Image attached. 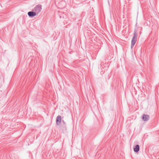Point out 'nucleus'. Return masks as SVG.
I'll list each match as a JSON object with an SVG mask.
<instances>
[{
	"instance_id": "obj_6",
	"label": "nucleus",
	"mask_w": 159,
	"mask_h": 159,
	"mask_svg": "<svg viewBox=\"0 0 159 159\" xmlns=\"http://www.w3.org/2000/svg\"><path fill=\"white\" fill-rule=\"evenodd\" d=\"M139 145H136L134 148V152H139Z\"/></svg>"
},
{
	"instance_id": "obj_3",
	"label": "nucleus",
	"mask_w": 159,
	"mask_h": 159,
	"mask_svg": "<svg viewBox=\"0 0 159 159\" xmlns=\"http://www.w3.org/2000/svg\"><path fill=\"white\" fill-rule=\"evenodd\" d=\"M28 16L30 17H32L36 15H38L34 11H30L28 13Z\"/></svg>"
},
{
	"instance_id": "obj_4",
	"label": "nucleus",
	"mask_w": 159,
	"mask_h": 159,
	"mask_svg": "<svg viewBox=\"0 0 159 159\" xmlns=\"http://www.w3.org/2000/svg\"><path fill=\"white\" fill-rule=\"evenodd\" d=\"M61 120V116H58L56 120V123L57 125H59L60 124Z\"/></svg>"
},
{
	"instance_id": "obj_5",
	"label": "nucleus",
	"mask_w": 159,
	"mask_h": 159,
	"mask_svg": "<svg viewBox=\"0 0 159 159\" xmlns=\"http://www.w3.org/2000/svg\"><path fill=\"white\" fill-rule=\"evenodd\" d=\"M149 118V116L147 115L144 114L142 116V119L144 121H148Z\"/></svg>"
},
{
	"instance_id": "obj_1",
	"label": "nucleus",
	"mask_w": 159,
	"mask_h": 159,
	"mask_svg": "<svg viewBox=\"0 0 159 159\" xmlns=\"http://www.w3.org/2000/svg\"><path fill=\"white\" fill-rule=\"evenodd\" d=\"M42 10V6L40 4L36 5L33 9V11H34L38 15Z\"/></svg>"
},
{
	"instance_id": "obj_2",
	"label": "nucleus",
	"mask_w": 159,
	"mask_h": 159,
	"mask_svg": "<svg viewBox=\"0 0 159 159\" xmlns=\"http://www.w3.org/2000/svg\"><path fill=\"white\" fill-rule=\"evenodd\" d=\"M137 35L136 32H134V35L133 37L131 40V48L133 47L135 45L136 41H137Z\"/></svg>"
}]
</instances>
